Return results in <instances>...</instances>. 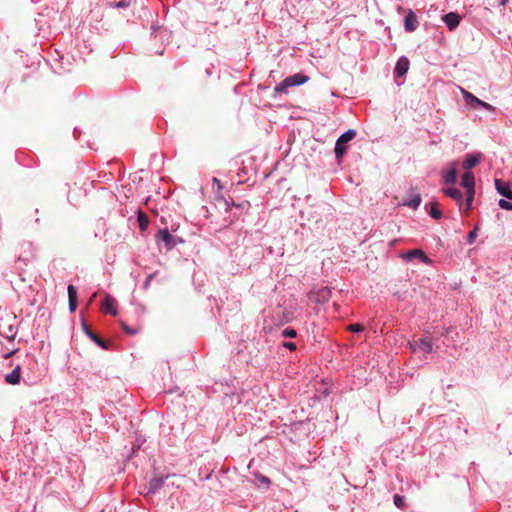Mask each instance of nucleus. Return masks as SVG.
Wrapping results in <instances>:
<instances>
[{
  "label": "nucleus",
  "mask_w": 512,
  "mask_h": 512,
  "mask_svg": "<svg viewBox=\"0 0 512 512\" xmlns=\"http://www.w3.org/2000/svg\"><path fill=\"white\" fill-rule=\"evenodd\" d=\"M430 215L434 219H440L442 217V213L439 210V203L436 201L431 202L430 204Z\"/></svg>",
  "instance_id": "23"
},
{
  "label": "nucleus",
  "mask_w": 512,
  "mask_h": 512,
  "mask_svg": "<svg viewBox=\"0 0 512 512\" xmlns=\"http://www.w3.org/2000/svg\"><path fill=\"white\" fill-rule=\"evenodd\" d=\"M495 187L499 194H501L502 196H504L508 199H512V191H511L508 183L503 182L500 179H496Z\"/></svg>",
  "instance_id": "10"
},
{
  "label": "nucleus",
  "mask_w": 512,
  "mask_h": 512,
  "mask_svg": "<svg viewBox=\"0 0 512 512\" xmlns=\"http://www.w3.org/2000/svg\"><path fill=\"white\" fill-rule=\"evenodd\" d=\"M402 258L406 261H410L414 258H417L419 259L420 261H422L423 263L425 264H431L432 261L430 258H428V256L424 253L423 250L421 249H413V250H410L406 253H403L402 254Z\"/></svg>",
  "instance_id": "5"
},
{
  "label": "nucleus",
  "mask_w": 512,
  "mask_h": 512,
  "mask_svg": "<svg viewBox=\"0 0 512 512\" xmlns=\"http://www.w3.org/2000/svg\"><path fill=\"white\" fill-rule=\"evenodd\" d=\"M164 484L163 478H154L148 484V493H155Z\"/></svg>",
  "instance_id": "19"
},
{
  "label": "nucleus",
  "mask_w": 512,
  "mask_h": 512,
  "mask_svg": "<svg viewBox=\"0 0 512 512\" xmlns=\"http://www.w3.org/2000/svg\"><path fill=\"white\" fill-rule=\"evenodd\" d=\"M480 159H481L480 154L467 155L463 162V168L468 170V169L475 167L480 162Z\"/></svg>",
  "instance_id": "15"
},
{
  "label": "nucleus",
  "mask_w": 512,
  "mask_h": 512,
  "mask_svg": "<svg viewBox=\"0 0 512 512\" xmlns=\"http://www.w3.org/2000/svg\"><path fill=\"white\" fill-rule=\"evenodd\" d=\"M307 80L308 77L300 73L289 76L280 85L275 87V92H286L288 87L304 84Z\"/></svg>",
  "instance_id": "1"
},
{
  "label": "nucleus",
  "mask_w": 512,
  "mask_h": 512,
  "mask_svg": "<svg viewBox=\"0 0 512 512\" xmlns=\"http://www.w3.org/2000/svg\"><path fill=\"white\" fill-rule=\"evenodd\" d=\"M121 326H122V329L124 330L125 333H127L128 335H134L136 334L137 330L136 329H132L130 328L125 322L121 321Z\"/></svg>",
  "instance_id": "31"
},
{
  "label": "nucleus",
  "mask_w": 512,
  "mask_h": 512,
  "mask_svg": "<svg viewBox=\"0 0 512 512\" xmlns=\"http://www.w3.org/2000/svg\"><path fill=\"white\" fill-rule=\"evenodd\" d=\"M283 336L284 337H289V338H294L297 336V332L296 330L294 329H291V328H286L283 332H282Z\"/></svg>",
  "instance_id": "32"
},
{
  "label": "nucleus",
  "mask_w": 512,
  "mask_h": 512,
  "mask_svg": "<svg viewBox=\"0 0 512 512\" xmlns=\"http://www.w3.org/2000/svg\"><path fill=\"white\" fill-rule=\"evenodd\" d=\"M152 277H153V275H152V274H151V275H149V276L147 277V279H146V281H145V287H148V286H149L150 281L152 280Z\"/></svg>",
  "instance_id": "38"
},
{
  "label": "nucleus",
  "mask_w": 512,
  "mask_h": 512,
  "mask_svg": "<svg viewBox=\"0 0 512 512\" xmlns=\"http://www.w3.org/2000/svg\"><path fill=\"white\" fill-rule=\"evenodd\" d=\"M311 297L318 303H325L331 297V289L327 286H322L317 290L311 292Z\"/></svg>",
  "instance_id": "6"
},
{
  "label": "nucleus",
  "mask_w": 512,
  "mask_h": 512,
  "mask_svg": "<svg viewBox=\"0 0 512 512\" xmlns=\"http://www.w3.org/2000/svg\"><path fill=\"white\" fill-rule=\"evenodd\" d=\"M69 308L73 312L77 308V290L73 285H68Z\"/></svg>",
  "instance_id": "14"
},
{
  "label": "nucleus",
  "mask_w": 512,
  "mask_h": 512,
  "mask_svg": "<svg viewBox=\"0 0 512 512\" xmlns=\"http://www.w3.org/2000/svg\"><path fill=\"white\" fill-rule=\"evenodd\" d=\"M477 230H478V226H475V228L469 232L468 236H467V242L468 244H472L476 237H477Z\"/></svg>",
  "instance_id": "29"
},
{
  "label": "nucleus",
  "mask_w": 512,
  "mask_h": 512,
  "mask_svg": "<svg viewBox=\"0 0 512 512\" xmlns=\"http://www.w3.org/2000/svg\"><path fill=\"white\" fill-rule=\"evenodd\" d=\"M355 135V130H348L338 138L335 146V154L337 158H340L345 154L346 143L351 141L355 137Z\"/></svg>",
  "instance_id": "2"
},
{
  "label": "nucleus",
  "mask_w": 512,
  "mask_h": 512,
  "mask_svg": "<svg viewBox=\"0 0 512 512\" xmlns=\"http://www.w3.org/2000/svg\"><path fill=\"white\" fill-rule=\"evenodd\" d=\"M349 330L352 332H360V331L364 330V327H363V325L356 323V324H351L349 326Z\"/></svg>",
  "instance_id": "34"
},
{
  "label": "nucleus",
  "mask_w": 512,
  "mask_h": 512,
  "mask_svg": "<svg viewBox=\"0 0 512 512\" xmlns=\"http://www.w3.org/2000/svg\"><path fill=\"white\" fill-rule=\"evenodd\" d=\"M421 203V197L419 194L414 195L409 201L405 202V205L412 209H417Z\"/></svg>",
  "instance_id": "25"
},
{
  "label": "nucleus",
  "mask_w": 512,
  "mask_h": 512,
  "mask_svg": "<svg viewBox=\"0 0 512 512\" xmlns=\"http://www.w3.org/2000/svg\"><path fill=\"white\" fill-rule=\"evenodd\" d=\"M409 60L406 57H401L396 63L395 74L397 77L404 76L409 69Z\"/></svg>",
  "instance_id": "9"
},
{
  "label": "nucleus",
  "mask_w": 512,
  "mask_h": 512,
  "mask_svg": "<svg viewBox=\"0 0 512 512\" xmlns=\"http://www.w3.org/2000/svg\"><path fill=\"white\" fill-rule=\"evenodd\" d=\"M498 205L504 210H512V203L507 200L500 199Z\"/></svg>",
  "instance_id": "30"
},
{
  "label": "nucleus",
  "mask_w": 512,
  "mask_h": 512,
  "mask_svg": "<svg viewBox=\"0 0 512 512\" xmlns=\"http://www.w3.org/2000/svg\"><path fill=\"white\" fill-rule=\"evenodd\" d=\"M460 90H461V93H462L465 101L468 104L478 105L479 103H481V100L478 99L476 96H474L472 93L468 92L467 90H465L463 88H460Z\"/></svg>",
  "instance_id": "20"
},
{
  "label": "nucleus",
  "mask_w": 512,
  "mask_h": 512,
  "mask_svg": "<svg viewBox=\"0 0 512 512\" xmlns=\"http://www.w3.org/2000/svg\"><path fill=\"white\" fill-rule=\"evenodd\" d=\"M478 105L487 110H494V107L492 105H490L489 103H486L482 100H481V103H479Z\"/></svg>",
  "instance_id": "35"
},
{
  "label": "nucleus",
  "mask_w": 512,
  "mask_h": 512,
  "mask_svg": "<svg viewBox=\"0 0 512 512\" xmlns=\"http://www.w3.org/2000/svg\"><path fill=\"white\" fill-rule=\"evenodd\" d=\"M443 192L445 193V195H447L448 197L454 199L455 201H457L459 203V205H461V203H462V193H461V191L459 189L451 187V188L444 189Z\"/></svg>",
  "instance_id": "16"
},
{
  "label": "nucleus",
  "mask_w": 512,
  "mask_h": 512,
  "mask_svg": "<svg viewBox=\"0 0 512 512\" xmlns=\"http://www.w3.org/2000/svg\"><path fill=\"white\" fill-rule=\"evenodd\" d=\"M393 501H394V504L396 507H398L400 509L405 507V500L402 496H400L398 494L394 495Z\"/></svg>",
  "instance_id": "27"
},
{
  "label": "nucleus",
  "mask_w": 512,
  "mask_h": 512,
  "mask_svg": "<svg viewBox=\"0 0 512 512\" xmlns=\"http://www.w3.org/2000/svg\"><path fill=\"white\" fill-rule=\"evenodd\" d=\"M259 480H260V482H261V483H264V484H266V485H269V484H270V480H269V478H267L266 476H261V477L259 478Z\"/></svg>",
  "instance_id": "37"
},
{
  "label": "nucleus",
  "mask_w": 512,
  "mask_h": 512,
  "mask_svg": "<svg viewBox=\"0 0 512 512\" xmlns=\"http://www.w3.org/2000/svg\"><path fill=\"white\" fill-rule=\"evenodd\" d=\"M2 319H0V334L6 337L9 340H13L16 335V331L12 325H9L5 331V328L2 325Z\"/></svg>",
  "instance_id": "18"
},
{
  "label": "nucleus",
  "mask_w": 512,
  "mask_h": 512,
  "mask_svg": "<svg viewBox=\"0 0 512 512\" xmlns=\"http://www.w3.org/2000/svg\"><path fill=\"white\" fill-rule=\"evenodd\" d=\"M131 5V1L129 0H121L115 3L116 8H127Z\"/></svg>",
  "instance_id": "33"
},
{
  "label": "nucleus",
  "mask_w": 512,
  "mask_h": 512,
  "mask_svg": "<svg viewBox=\"0 0 512 512\" xmlns=\"http://www.w3.org/2000/svg\"><path fill=\"white\" fill-rule=\"evenodd\" d=\"M156 239L165 243L167 250H171L177 243V239L171 235L167 228L161 229L156 234Z\"/></svg>",
  "instance_id": "3"
},
{
  "label": "nucleus",
  "mask_w": 512,
  "mask_h": 512,
  "mask_svg": "<svg viewBox=\"0 0 512 512\" xmlns=\"http://www.w3.org/2000/svg\"><path fill=\"white\" fill-rule=\"evenodd\" d=\"M410 347L414 353L426 354V353H430L432 351V343L423 338L414 340L410 344Z\"/></svg>",
  "instance_id": "4"
},
{
  "label": "nucleus",
  "mask_w": 512,
  "mask_h": 512,
  "mask_svg": "<svg viewBox=\"0 0 512 512\" xmlns=\"http://www.w3.org/2000/svg\"><path fill=\"white\" fill-rule=\"evenodd\" d=\"M460 16L455 12H450L443 16V21L450 31H453L460 23Z\"/></svg>",
  "instance_id": "8"
},
{
  "label": "nucleus",
  "mask_w": 512,
  "mask_h": 512,
  "mask_svg": "<svg viewBox=\"0 0 512 512\" xmlns=\"http://www.w3.org/2000/svg\"><path fill=\"white\" fill-rule=\"evenodd\" d=\"M474 184H475V180H474V175L472 172H465L463 175H462V179H461V185L467 189V193L469 192H475L474 191Z\"/></svg>",
  "instance_id": "11"
},
{
  "label": "nucleus",
  "mask_w": 512,
  "mask_h": 512,
  "mask_svg": "<svg viewBox=\"0 0 512 512\" xmlns=\"http://www.w3.org/2000/svg\"><path fill=\"white\" fill-rule=\"evenodd\" d=\"M457 169L452 167L449 169L443 176V181L445 184H454L457 180Z\"/></svg>",
  "instance_id": "17"
},
{
  "label": "nucleus",
  "mask_w": 512,
  "mask_h": 512,
  "mask_svg": "<svg viewBox=\"0 0 512 512\" xmlns=\"http://www.w3.org/2000/svg\"><path fill=\"white\" fill-rule=\"evenodd\" d=\"M101 310L104 313H110L113 316L117 315V310L115 308V299L111 295L107 294L105 296L101 304Z\"/></svg>",
  "instance_id": "7"
},
{
  "label": "nucleus",
  "mask_w": 512,
  "mask_h": 512,
  "mask_svg": "<svg viewBox=\"0 0 512 512\" xmlns=\"http://www.w3.org/2000/svg\"><path fill=\"white\" fill-rule=\"evenodd\" d=\"M39 210L34 209L27 213L26 219L27 223L31 226H33L32 221H34L35 224H38L40 222V218L38 217Z\"/></svg>",
  "instance_id": "22"
},
{
  "label": "nucleus",
  "mask_w": 512,
  "mask_h": 512,
  "mask_svg": "<svg viewBox=\"0 0 512 512\" xmlns=\"http://www.w3.org/2000/svg\"><path fill=\"white\" fill-rule=\"evenodd\" d=\"M418 21L415 13L409 11V13L405 16L404 19V27L408 32H412L417 28Z\"/></svg>",
  "instance_id": "12"
},
{
  "label": "nucleus",
  "mask_w": 512,
  "mask_h": 512,
  "mask_svg": "<svg viewBox=\"0 0 512 512\" xmlns=\"http://www.w3.org/2000/svg\"><path fill=\"white\" fill-rule=\"evenodd\" d=\"M283 346L288 348L289 350L293 351L296 349V345L293 342H284Z\"/></svg>",
  "instance_id": "36"
},
{
  "label": "nucleus",
  "mask_w": 512,
  "mask_h": 512,
  "mask_svg": "<svg viewBox=\"0 0 512 512\" xmlns=\"http://www.w3.org/2000/svg\"><path fill=\"white\" fill-rule=\"evenodd\" d=\"M232 206L235 207L237 210H240V212L239 213L235 212L232 217L226 218V220L229 222V224L233 223L236 219H238L242 215V212H243V209H244L245 205H243V204H235L233 202Z\"/></svg>",
  "instance_id": "24"
},
{
  "label": "nucleus",
  "mask_w": 512,
  "mask_h": 512,
  "mask_svg": "<svg viewBox=\"0 0 512 512\" xmlns=\"http://www.w3.org/2000/svg\"><path fill=\"white\" fill-rule=\"evenodd\" d=\"M96 297V293H94L90 299V301L94 300V298Z\"/></svg>",
  "instance_id": "40"
},
{
  "label": "nucleus",
  "mask_w": 512,
  "mask_h": 512,
  "mask_svg": "<svg viewBox=\"0 0 512 512\" xmlns=\"http://www.w3.org/2000/svg\"><path fill=\"white\" fill-rule=\"evenodd\" d=\"M21 379V367L17 365L13 371L5 376V381L8 384L16 385L20 382Z\"/></svg>",
  "instance_id": "13"
},
{
  "label": "nucleus",
  "mask_w": 512,
  "mask_h": 512,
  "mask_svg": "<svg viewBox=\"0 0 512 512\" xmlns=\"http://www.w3.org/2000/svg\"><path fill=\"white\" fill-rule=\"evenodd\" d=\"M474 194L475 192H469L467 193V197H466V213L471 209L472 207V202H473V199H474Z\"/></svg>",
  "instance_id": "28"
},
{
  "label": "nucleus",
  "mask_w": 512,
  "mask_h": 512,
  "mask_svg": "<svg viewBox=\"0 0 512 512\" xmlns=\"http://www.w3.org/2000/svg\"><path fill=\"white\" fill-rule=\"evenodd\" d=\"M86 332H87L88 336L93 341H95V343H97L101 348H107L105 341L103 339H101L99 336H97L94 332L88 330L87 328H86Z\"/></svg>",
  "instance_id": "26"
},
{
  "label": "nucleus",
  "mask_w": 512,
  "mask_h": 512,
  "mask_svg": "<svg viewBox=\"0 0 512 512\" xmlns=\"http://www.w3.org/2000/svg\"><path fill=\"white\" fill-rule=\"evenodd\" d=\"M13 353H15V351H12V352H10V353H8V354H5V355H4V358H8V357H10Z\"/></svg>",
  "instance_id": "39"
},
{
  "label": "nucleus",
  "mask_w": 512,
  "mask_h": 512,
  "mask_svg": "<svg viewBox=\"0 0 512 512\" xmlns=\"http://www.w3.org/2000/svg\"><path fill=\"white\" fill-rule=\"evenodd\" d=\"M137 220H138L139 228L141 229V231H145L149 225L148 216L143 211H139Z\"/></svg>",
  "instance_id": "21"
}]
</instances>
